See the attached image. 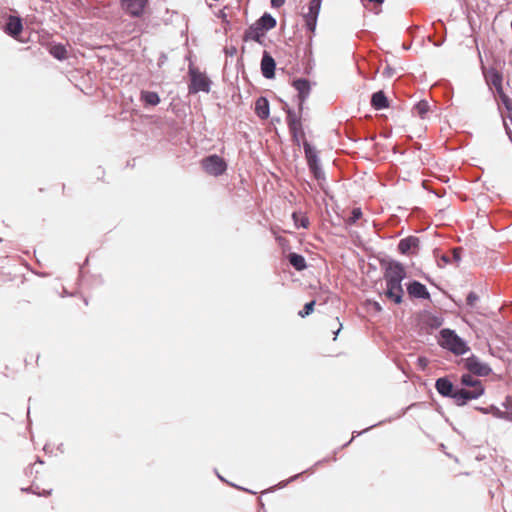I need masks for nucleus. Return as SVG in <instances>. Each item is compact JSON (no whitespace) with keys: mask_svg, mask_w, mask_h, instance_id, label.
Wrapping results in <instances>:
<instances>
[{"mask_svg":"<svg viewBox=\"0 0 512 512\" xmlns=\"http://www.w3.org/2000/svg\"><path fill=\"white\" fill-rule=\"evenodd\" d=\"M254 112L261 120H266L270 116V102L267 97L260 96L255 102Z\"/></svg>","mask_w":512,"mask_h":512,"instance_id":"obj_20","label":"nucleus"},{"mask_svg":"<svg viewBox=\"0 0 512 512\" xmlns=\"http://www.w3.org/2000/svg\"><path fill=\"white\" fill-rule=\"evenodd\" d=\"M52 492V489L49 490H43V492H39V496H49Z\"/></svg>","mask_w":512,"mask_h":512,"instance_id":"obj_50","label":"nucleus"},{"mask_svg":"<svg viewBox=\"0 0 512 512\" xmlns=\"http://www.w3.org/2000/svg\"><path fill=\"white\" fill-rule=\"evenodd\" d=\"M321 5L322 0H310L308 4V12L303 14L305 28L308 32L314 33L316 30Z\"/></svg>","mask_w":512,"mask_h":512,"instance_id":"obj_9","label":"nucleus"},{"mask_svg":"<svg viewBox=\"0 0 512 512\" xmlns=\"http://www.w3.org/2000/svg\"><path fill=\"white\" fill-rule=\"evenodd\" d=\"M140 101L145 108H150L157 106L161 102V99L156 91L141 90Z\"/></svg>","mask_w":512,"mask_h":512,"instance_id":"obj_21","label":"nucleus"},{"mask_svg":"<svg viewBox=\"0 0 512 512\" xmlns=\"http://www.w3.org/2000/svg\"><path fill=\"white\" fill-rule=\"evenodd\" d=\"M3 31L12 38H17L23 31V19L19 15H9Z\"/></svg>","mask_w":512,"mask_h":512,"instance_id":"obj_15","label":"nucleus"},{"mask_svg":"<svg viewBox=\"0 0 512 512\" xmlns=\"http://www.w3.org/2000/svg\"><path fill=\"white\" fill-rule=\"evenodd\" d=\"M386 421H391V418H389L388 420H383V421H380V422H378V423H375V424H373V425H371V426L367 427L366 429H364V430H362V431H353V433H352V435H353V436H352V438H351L347 443L343 444V446H342V447H343V448H344V447H347V446H348V445L353 441V439H354L355 437H358V436H360V435H362V434L366 433L367 431H369V430H371V429H373V428H375V427H377V426L382 425V424H383L384 422H386Z\"/></svg>","mask_w":512,"mask_h":512,"instance_id":"obj_32","label":"nucleus"},{"mask_svg":"<svg viewBox=\"0 0 512 512\" xmlns=\"http://www.w3.org/2000/svg\"><path fill=\"white\" fill-rule=\"evenodd\" d=\"M292 219L294 222V226L297 229H300V228L307 229L309 227V224H310L309 218L302 211H294L292 213Z\"/></svg>","mask_w":512,"mask_h":512,"instance_id":"obj_26","label":"nucleus"},{"mask_svg":"<svg viewBox=\"0 0 512 512\" xmlns=\"http://www.w3.org/2000/svg\"><path fill=\"white\" fill-rule=\"evenodd\" d=\"M440 260H441L442 262H444L445 264H451V263H452V260H451L450 256H449V255H446V254L442 255V256L440 257Z\"/></svg>","mask_w":512,"mask_h":512,"instance_id":"obj_45","label":"nucleus"},{"mask_svg":"<svg viewBox=\"0 0 512 512\" xmlns=\"http://www.w3.org/2000/svg\"><path fill=\"white\" fill-rule=\"evenodd\" d=\"M204 171L212 176L218 177L227 171L226 161L217 154H210L201 161Z\"/></svg>","mask_w":512,"mask_h":512,"instance_id":"obj_7","label":"nucleus"},{"mask_svg":"<svg viewBox=\"0 0 512 512\" xmlns=\"http://www.w3.org/2000/svg\"><path fill=\"white\" fill-rule=\"evenodd\" d=\"M189 94H197L199 92L209 93L211 90L212 81L204 73L200 72L192 65L189 67Z\"/></svg>","mask_w":512,"mask_h":512,"instance_id":"obj_5","label":"nucleus"},{"mask_svg":"<svg viewBox=\"0 0 512 512\" xmlns=\"http://www.w3.org/2000/svg\"><path fill=\"white\" fill-rule=\"evenodd\" d=\"M291 85L297 91L298 109L303 112L304 104L311 93V82L307 78L300 77L293 79Z\"/></svg>","mask_w":512,"mask_h":512,"instance_id":"obj_8","label":"nucleus"},{"mask_svg":"<svg viewBox=\"0 0 512 512\" xmlns=\"http://www.w3.org/2000/svg\"><path fill=\"white\" fill-rule=\"evenodd\" d=\"M49 53L57 60H65L67 58V49L66 47L61 43H55L53 44L50 49Z\"/></svg>","mask_w":512,"mask_h":512,"instance_id":"obj_27","label":"nucleus"},{"mask_svg":"<svg viewBox=\"0 0 512 512\" xmlns=\"http://www.w3.org/2000/svg\"><path fill=\"white\" fill-rule=\"evenodd\" d=\"M363 216L362 209L360 207H354L349 217L345 220L346 224L352 226L357 223V221Z\"/></svg>","mask_w":512,"mask_h":512,"instance_id":"obj_30","label":"nucleus"},{"mask_svg":"<svg viewBox=\"0 0 512 512\" xmlns=\"http://www.w3.org/2000/svg\"><path fill=\"white\" fill-rule=\"evenodd\" d=\"M485 81L489 86H493L495 90L503 87V74L495 67H489L484 73Z\"/></svg>","mask_w":512,"mask_h":512,"instance_id":"obj_17","label":"nucleus"},{"mask_svg":"<svg viewBox=\"0 0 512 512\" xmlns=\"http://www.w3.org/2000/svg\"><path fill=\"white\" fill-rule=\"evenodd\" d=\"M256 22L260 25V27L264 30L265 33L274 29L277 25L276 18L270 14L269 12H264Z\"/></svg>","mask_w":512,"mask_h":512,"instance_id":"obj_23","label":"nucleus"},{"mask_svg":"<svg viewBox=\"0 0 512 512\" xmlns=\"http://www.w3.org/2000/svg\"><path fill=\"white\" fill-rule=\"evenodd\" d=\"M428 359L425 356H419L417 358V365L421 370H425L428 367Z\"/></svg>","mask_w":512,"mask_h":512,"instance_id":"obj_38","label":"nucleus"},{"mask_svg":"<svg viewBox=\"0 0 512 512\" xmlns=\"http://www.w3.org/2000/svg\"><path fill=\"white\" fill-rule=\"evenodd\" d=\"M341 329H342V324H341V323H339V328H338L336 331H334V332H333V333H334V335H335L334 339H336V338H337V336H338V334H339V332H340V330H341Z\"/></svg>","mask_w":512,"mask_h":512,"instance_id":"obj_52","label":"nucleus"},{"mask_svg":"<svg viewBox=\"0 0 512 512\" xmlns=\"http://www.w3.org/2000/svg\"><path fill=\"white\" fill-rule=\"evenodd\" d=\"M442 44V42L440 43H435V46H440Z\"/></svg>","mask_w":512,"mask_h":512,"instance_id":"obj_61","label":"nucleus"},{"mask_svg":"<svg viewBox=\"0 0 512 512\" xmlns=\"http://www.w3.org/2000/svg\"><path fill=\"white\" fill-rule=\"evenodd\" d=\"M308 471H310V469H307V470H305V471H303V472H301V473H298V474H296V475H294V476L290 477L287 481H283V482H281V483H280V488H283V487H285L288 483L295 481L296 479H298V478H299V476H300L301 474H303V473H305V472H308Z\"/></svg>","mask_w":512,"mask_h":512,"instance_id":"obj_39","label":"nucleus"},{"mask_svg":"<svg viewBox=\"0 0 512 512\" xmlns=\"http://www.w3.org/2000/svg\"><path fill=\"white\" fill-rule=\"evenodd\" d=\"M420 248V240L417 236L409 235L399 240L397 249L402 255L415 254Z\"/></svg>","mask_w":512,"mask_h":512,"instance_id":"obj_14","label":"nucleus"},{"mask_svg":"<svg viewBox=\"0 0 512 512\" xmlns=\"http://www.w3.org/2000/svg\"><path fill=\"white\" fill-rule=\"evenodd\" d=\"M287 260L289 264L296 270V271H303L307 268V262L305 257L302 254L296 253V252H290L287 255Z\"/></svg>","mask_w":512,"mask_h":512,"instance_id":"obj_22","label":"nucleus"},{"mask_svg":"<svg viewBox=\"0 0 512 512\" xmlns=\"http://www.w3.org/2000/svg\"><path fill=\"white\" fill-rule=\"evenodd\" d=\"M507 111V118L510 120L511 124H512V104L508 107H504Z\"/></svg>","mask_w":512,"mask_h":512,"instance_id":"obj_46","label":"nucleus"},{"mask_svg":"<svg viewBox=\"0 0 512 512\" xmlns=\"http://www.w3.org/2000/svg\"><path fill=\"white\" fill-rule=\"evenodd\" d=\"M395 72V69L392 68L391 66H386L384 71H383V75L386 76V77H391Z\"/></svg>","mask_w":512,"mask_h":512,"instance_id":"obj_43","label":"nucleus"},{"mask_svg":"<svg viewBox=\"0 0 512 512\" xmlns=\"http://www.w3.org/2000/svg\"><path fill=\"white\" fill-rule=\"evenodd\" d=\"M259 503H260L261 507H262V508H264V504H263V502H262V499H261V498L259 499Z\"/></svg>","mask_w":512,"mask_h":512,"instance_id":"obj_57","label":"nucleus"},{"mask_svg":"<svg viewBox=\"0 0 512 512\" xmlns=\"http://www.w3.org/2000/svg\"><path fill=\"white\" fill-rule=\"evenodd\" d=\"M461 361L463 363V367L476 377H486L493 372L491 366L488 363L481 361V359L475 354H471L467 358H462Z\"/></svg>","mask_w":512,"mask_h":512,"instance_id":"obj_6","label":"nucleus"},{"mask_svg":"<svg viewBox=\"0 0 512 512\" xmlns=\"http://www.w3.org/2000/svg\"><path fill=\"white\" fill-rule=\"evenodd\" d=\"M417 29H418V27L409 28V32L412 34V31L417 30Z\"/></svg>","mask_w":512,"mask_h":512,"instance_id":"obj_56","label":"nucleus"},{"mask_svg":"<svg viewBox=\"0 0 512 512\" xmlns=\"http://www.w3.org/2000/svg\"><path fill=\"white\" fill-rule=\"evenodd\" d=\"M439 336V346L456 356H462L470 351L467 341L460 337L453 329L443 328L440 330Z\"/></svg>","mask_w":512,"mask_h":512,"instance_id":"obj_2","label":"nucleus"},{"mask_svg":"<svg viewBox=\"0 0 512 512\" xmlns=\"http://www.w3.org/2000/svg\"><path fill=\"white\" fill-rule=\"evenodd\" d=\"M316 305V300L313 299L309 302H306L301 310L298 311V316L301 318H306L314 312Z\"/></svg>","mask_w":512,"mask_h":512,"instance_id":"obj_31","label":"nucleus"},{"mask_svg":"<svg viewBox=\"0 0 512 512\" xmlns=\"http://www.w3.org/2000/svg\"><path fill=\"white\" fill-rule=\"evenodd\" d=\"M475 409L483 414H488L487 412V409L488 407H481V406H476Z\"/></svg>","mask_w":512,"mask_h":512,"instance_id":"obj_48","label":"nucleus"},{"mask_svg":"<svg viewBox=\"0 0 512 512\" xmlns=\"http://www.w3.org/2000/svg\"><path fill=\"white\" fill-rule=\"evenodd\" d=\"M434 386L440 396L452 399L458 407H463L485 394L482 381L470 372L460 376L459 384H454L448 376H442L436 379Z\"/></svg>","mask_w":512,"mask_h":512,"instance_id":"obj_1","label":"nucleus"},{"mask_svg":"<svg viewBox=\"0 0 512 512\" xmlns=\"http://www.w3.org/2000/svg\"><path fill=\"white\" fill-rule=\"evenodd\" d=\"M361 1L363 2V4H364V5H365L367 2H368V3H374V4H379V5H381V4L384 2V0H361Z\"/></svg>","mask_w":512,"mask_h":512,"instance_id":"obj_47","label":"nucleus"},{"mask_svg":"<svg viewBox=\"0 0 512 512\" xmlns=\"http://www.w3.org/2000/svg\"><path fill=\"white\" fill-rule=\"evenodd\" d=\"M479 301V296L476 292L470 291L466 296V304L469 308H474Z\"/></svg>","mask_w":512,"mask_h":512,"instance_id":"obj_36","label":"nucleus"},{"mask_svg":"<svg viewBox=\"0 0 512 512\" xmlns=\"http://www.w3.org/2000/svg\"><path fill=\"white\" fill-rule=\"evenodd\" d=\"M286 0H270V4L272 8H280L285 4Z\"/></svg>","mask_w":512,"mask_h":512,"instance_id":"obj_42","label":"nucleus"},{"mask_svg":"<svg viewBox=\"0 0 512 512\" xmlns=\"http://www.w3.org/2000/svg\"><path fill=\"white\" fill-rule=\"evenodd\" d=\"M121 8L131 17H141L149 0H119Z\"/></svg>","mask_w":512,"mask_h":512,"instance_id":"obj_12","label":"nucleus"},{"mask_svg":"<svg viewBox=\"0 0 512 512\" xmlns=\"http://www.w3.org/2000/svg\"><path fill=\"white\" fill-rule=\"evenodd\" d=\"M167 61V56L165 53H161L159 58H158V66L161 67L162 65H164Z\"/></svg>","mask_w":512,"mask_h":512,"instance_id":"obj_44","label":"nucleus"},{"mask_svg":"<svg viewBox=\"0 0 512 512\" xmlns=\"http://www.w3.org/2000/svg\"><path fill=\"white\" fill-rule=\"evenodd\" d=\"M264 30L260 27V25L255 21L253 24H251L245 31L243 35L244 41L253 40L258 43H262V37L265 36Z\"/></svg>","mask_w":512,"mask_h":512,"instance_id":"obj_19","label":"nucleus"},{"mask_svg":"<svg viewBox=\"0 0 512 512\" xmlns=\"http://www.w3.org/2000/svg\"><path fill=\"white\" fill-rule=\"evenodd\" d=\"M305 158L307 162L308 169L317 181H324L326 179L325 173L321 166V160L319 157V152L316 147L309 141L303 140L302 142Z\"/></svg>","mask_w":512,"mask_h":512,"instance_id":"obj_3","label":"nucleus"},{"mask_svg":"<svg viewBox=\"0 0 512 512\" xmlns=\"http://www.w3.org/2000/svg\"><path fill=\"white\" fill-rule=\"evenodd\" d=\"M404 280H392L385 281L386 289L384 291L385 297L396 305H400L403 303L404 298V289L402 282Z\"/></svg>","mask_w":512,"mask_h":512,"instance_id":"obj_10","label":"nucleus"},{"mask_svg":"<svg viewBox=\"0 0 512 512\" xmlns=\"http://www.w3.org/2000/svg\"><path fill=\"white\" fill-rule=\"evenodd\" d=\"M284 111L286 113V122L288 129L303 127L301 119L302 112L299 111L298 115L296 111L293 108H291L286 102H284Z\"/></svg>","mask_w":512,"mask_h":512,"instance_id":"obj_18","label":"nucleus"},{"mask_svg":"<svg viewBox=\"0 0 512 512\" xmlns=\"http://www.w3.org/2000/svg\"><path fill=\"white\" fill-rule=\"evenodd\" d=\"M487 412H488V414H491L495 418L512 421V418L510 415H508V412L506 409H505V411H503L495 405L488 406Z\"/></svg>","mask_w":512,"mask_h":512,"instance_id":"obj_29","label":"nucleus"},{"mask_svg":"<svg viewBox=\"0 0 512 512\" xmlns=\"http://www.w3.org/2000/svg\"><path fill=\"white\" fill-rule=\"evenodd\" d=\"M496 91V101H497V104H498V110H499V113H500V116L502 117L503 112L501 110V106L503 107H508L512 104V99L504 92V89L503 87L502 88H498Z\"/></svg>","mask_w":512,"mask_h":512,"instance_id":"obj_25","label":"nucleus"},{"mask_svg":"<svg viewBox=\"0 0 512 512\" xmlns=\"http://www.w3.org/2000/svg\"><path fill=\"white\" fill-rule=\"evenodd\" d=\"M463 251H464V249L462 247H453L450 251L451 252L450 258H451L452 262L457 264V266L459 265V263L462 260Z\"/></svg>","mask_w":512,"mask_h":512,"instance_id":"obj_34","label":"nucleus"},{"mask_svg":"<svg viewBox=\"0 0 512 512\" xmlns=\"http://www.w3.org/2000/svg\"><path fill=\"white\" fill-rule=\"evenodd\" d=\"M402 47L404 50H409L411 48V43H403Z\"/></svg>","mask_w":512,"mask_h":512,"instance_id":"obj_53","label":"nucleus"},{"mask_svg":"<svg viewBox=\"0 0 512 512\" xmlns=\"http://www.w3.org/2000/svg\"><path fill=\"white\" fill-rule=\"evenodd\" d=\"M406 291L411 299L431 300L430 292L426 285L416 279L405 283Z\"/></svg>","mask_w":512,"mask_h":512,"instance_id":"obj_11","label":"nucleus"},{"mask_svg":"<svg viewBox=\"0 0 512 512\" xmlns=\"http://www.w3.org/2000/svg\"><path fill=\"white\" fill-rule=\"evenodd\" d=\"M21 492H24V493H33V494L39 495L38 487H37L36 489H34V488H33V486H29V487H22V488H21Z\"/></svg>","mask_w":512,"mask_h":512,"instance_id":"obj_41","label":"nucleus"},{"mask_svg":"<svg viewBox=\"0 0 512 512\" xmlns=\"http://www.w3.org/2000/svg\"><path fill=\"white\" fill-rule=\"evenodd\" d=\"M57 449L63 453V444L61 443L60 445H58Z\"/></svg>","mask_w":512,"mask_h":512,"instance_id":"obj_55","label":"nucleus"},{"mask_svg":"<svg viewBox=\"0 0 512 512\" xmlns=\"http://www.w3.org/2000/svg\"><path fill=\"white\" fill-rule=\"evenodd\" d=\"M84 303H85L86 305H88V300H87V298H84Z\"/></svg>","mask_w":512,"mask_h":512,"instance_id":"obj_60","label":"nucleus"},{"mask_svg":"<svg viewBox=\"0 0 512 512\" xmlns=\"http://www.w3.org/2000/svg\"><path fill=\"white\" fill-rule=\"evenodd\" d=\"M224 53L229 57H233L237 53V48L233 45L225 47Z\"/></svg>","mask_w":512,"mask_h":512,"instance_id":"obj_40","label":"nucleus"},{"mask_svg":"<svg viewBox=\"0 0 512 512\" xmlns=\"http://www.w3.org/2000/svg\"><path fill=\"white\" fill-rule=\"evenodd\" d=\"M218 17H219V18H221V19L223 20V22H225L226 20H228V19H227V14H226L223 10H221V11L219 12Z\"/></svg>","mask_w":512,"mask_h":512,"instance_id":"obj_49","label":"nucleus"},{"mask_svg":"<svg viewBox=\"0 0 512 512\" xmlns=\"http://www.w3.org/2000/svg\"><path fill=\"white\" fill-rule=\"evenodd\" d=\"M365 306L369 309L372 308L375 313H381L383 311L382 305L374 299H366Z\"/></svg>","mask_w":512,"mask_h":512,"instance_id":"obj_35","label":"nucleus"},{"mask_svg":"<svg viewBox=\"0 0 512 512\" xmlns=\"http://www.w3.org/2000/svg\"><path fill=\"white\" fill-rule=\"evenodd\" d=\"M425 320L424 323L431 329H438L442 326L444 318L439 315L432 314L431 312L424 311Z\"/></svg>","mask_w":512,"mask_h":512,"instance_id":"obj_24","label":"nucleus"},{"mask_svg":"<svg viewBox=\"0 0 512 512\" xmlns=\"http://www.w3.org/2000/svg\"><path fill=\"white\" fill-rule=\"evenodd\" d=\"M215 473H216V475H217L218 479H220L222 482L228 483V484H229V485H231L232 487H235V488H237V489H239V490L246 491V492H248V493H252V494H255V493H256V492H254V491H252V490H249V489H247V488H244V487H241V486H238V485H236V484H233V483L228 482V481H227V480H226L222 475H220V474L218 473V471H217V470H215Z\"/></svg>","mask_w":512,"mask_h":512,"instance_id":"obj_37","label":"nucleus"},{"mask_svg":"<svg viewBox=\"0 0 512 512\" xmlns=\"http://www.w3.org/2000/svg\"><path fill=\"white\" fill-rule=\"evenodd\" d=\"M327 460H328V458H324V459H322V460H319V461H317V462L314 464V466H319V465H321L322 463L326 462Z\"/></svg>","mask_w":512,"mask_h":512,"instance_id":"obj_54","label":"nucleus"},{"mask_svg":"<svg viewBox=\"0 0 512 512\" xmlns=\"http://www.w3.org/2000/svg\"><path fill=\"white\" fill-rule=\"evenodd\" d=\"M379 264L383 269V278L385 281L405 280L407 272L403 263L390 257L379 259Z\"/></svg>","mask_w":512,"mask_h":512,"instance_id":"obj_4","label":"nucleus"},{"mask_svg":"<svg viewBox=\"0 0 512 512\" xmlns=\"http://www.w3.org/2000/svg\"><path fill=\"white\" fill-rule=\"evenodd\" d=\"M426 279H427L430 283H433L430 277H426Z\"/></svg>","mask_w":512,"mask_h":512,"instance_id":"obj_59","label":"nucleus"},{"mask_svg":"<svg viewBox=\"0 0 512 512\" xmlns=\"http://www.w3.org/2000/svg\"><path fill=\"white\" fill-rule=\"evenodd\" d=\"M273 120H274L275 122H280V118H279V117H277V118H275V119H273Z\"/></svg>","mask_w":512,"mask_h":512,"instance_id":"obj_58","label":"nucleus"},{"mask_svg":"<svg viewBox=\"0 0 512 512\" xmlns=\"http://www.w3.org/2000/svg\"><path fill=\"white\" fill-rule=\"evenodd\" d=\"M276 61L273 58V56L266 50L263 51L261 63H260V69L262 76L265 79H274L276 75Z\"/></svg>","mask_w":512,"mask_h":512,"instance_id":"obj_13","label":"nucleus"},{"mask_svg":"<svg viewBox=\"0 0 512 512\" xmlns=\"http://www.w3.org/2000/svg\"><path fill=\"white\" fill-rule=\"evenodd\" d=\"M289 132H290V134H291L292 141H293L297 146H300V145H301V142H300V136H302V137H303V136L305 135L303 127H298V128L289 129Z\"/></svg>","mask_w":512,"mask_h":512,"instance_id":"obj_33","label":"nucleus"},{"mask_svg":"<svg viewBox=\"0 0 512 512\" xmlns=\"http://www.w3.org/2000/svg\"><path fill=\"white\" fill-rule=\"evenodd\" d=\"M224 24H225V26H224V30H225V32H227L228 30H230V29H231V23H230V21H229V20H226V21L224 22Z\"/></svg>","mask_w":512,"mask_h":512,"instance_id":"obj_51","label":"nucleus"},{"mask_svg":"<svg viewBox=\"0 0 512 512\" xmlns=\"http://www.w3.org/2000/svg\"><path fill=\"white\" fill-rule=\"evenodd\" d=\"M430 110L429 102L425 99H422L416 102L413 106V111L421 118L424 119L426 114Z\"/></svg>","mask_w":512,"mask_h":512,"instance_id":"obj_28","label":"nucleus"},{"mask_svg":"<svg viewBox=\"0 0 512 512\" xmlns=\"http://www.w3.org/2000/svg\"><path fill=\"white\" fill-rule=\"evenodd\" d=\"M370 104L374 110H384L389 108L390 100L383 90H378L372 93Z\"/></svg>","mask_w":512,"mask_h":512,"instance_id":"obj_16","label":"nucleus"}]
</instances>
